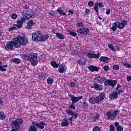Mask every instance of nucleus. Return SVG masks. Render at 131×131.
I'll list each match as a JSON object with an SVG mask.
<instances>
[{"label": "nucleus", "mask_w": 131, "mask_h": 131, "mask_svg": "<svg viewBox=\"0 0 131 131\" xmlns=\"http://www.w3.org/2000/svg\"><path fill=\"white\" fill-rule=\"evenodd\" d=\"M28 43L27 39L23 36L12 38V40L7 43L5 47L6 50H14V47L18 49L21 46H26Z\"/></svg>", "instance_id": "f257e3e1"}, {"label": "nucleus", "mask_w": 131, "mask_h": 131, "mask_svg": "<svg viewBox=\"0 0 131 131\" xmlns=\"http://www.w3.org/2000/svg\"><path fill=\"white\" fill-rule=\"evenodd\" d=\"M105 96L106 95L105 94V93L102 92L99 95V96L96 97L89 98V102L90 104H93V105H95V104H98L99 102L104 101Z\"/></svg>", "instance_id": "f03ea898"}, {"label": "nucleus", "mask_w": 131, "mask_h": 131, "mask_svg": "<svg viewBox=\"0 0 131 131\" xmlns=\"http://www.w3.org/2000/svg\"><path fill=\"white\" fill-rule=\"evenodd\" d=\"M32 40L33 41H36L37 42L41 41L42 40V34H41V32L40 31L35 32L32 35Z\"/></svg>", "instance_id": "7ed1b4c3"}, {"label": "nucleus", "mask_w": 131, "mask_h": 131, "mask_svg": "<svg viewBox=\"0 0 131 131\" xmlns=\"http://www.w3.org/2000/svg\"><path fill=\"white\" fill-rule=\"evenodd\" d=\"M37 56H38L37 53H32L30 56V62H31L33 66L37 65V63H38V61L37 60Z\"/></svg>", "instance_id": "20e7f679"}, {"label": "nucleus", "mask_w": 131, "mask_h": 131, "mask_svg": "<svg viewBox=\"0 0 131 131\" xmlns=\"http://www.w3.org/2000/svg\"><path fill=\"white\" fill-rule=\"evenodd\" d=\"M117 83V81L111 79L107 80L104 81V85H106V86H109V85H110L112 88H114V86L116 85Z\"/></svg>", "instance_id": "39448f33"}, {"label": "nucleus", "mask_w": 131, "mask_h": 131, "mask_svg": "<svg viewBox=\"0 0 131 131\" xmlns=\"http://www.w3.org/2000/svg\"><path fill=\"white\" fill-rule=\"evenodd\" d=\"M32 124L33 125H35L38 127V128H40V129H43L45 128V126L48 125L47 123L45 122V121H41L39 123H35V122H32Z\"/></svg>", "instance_id": "423d86ee"}, {"label": "nucleus", "mask_w": 131, "mask_h": 131, "mask_svg": "<svg viewBox=\"0 0 131 131\" xmlns=\"http://www.w3.org/2000/svg\"><path fill=\"white\" fill-rule=\"evenodd\" d=\"M16 25L14 24L13 25L12 27H11L9 28V30L10 31H12V30H16V29H17V28H18V29H20V28H22V26L23 24L21 22H20V20H17L16 21Z\"/></svg>", "instance_id": "0eeeda50"}, {"label": "nucleus", "mask_w": 131, "mask_h": 131, "mask_svg": "<svg viewBox=\"0 0 131 131\" xmlns=\"http://www.w3.org/2000/svg\"><path fill=\"white\" fill-rule=\"evenodd\" d=\"M77 32L80 33V34L85 35L88 34L90 32V29L88 28H82L81 29H77Z\"/></svg>", "instance_id": "6e6552de"}, {"label": "nucleus", "mask_w": 131, "mask_h": 131, "mask_svg": "<svg viewBox=\"0 0 131 131\" xmlns=\"http://www.w3.org/2000/svg\"><path fill=\"white\" fill-rule=\"evenodd\" d=\"M23 16L26 17L27 20H29V19H31V18H34V17H35V15H33L31 12L28 10L25 11V13L24 14Z\"/></svg>", "instance_id": "1a4fd4ad"}, {"label": "nucleus", "mask_w": 131, "mask_h": 131, "mask_svg": "<svg viewBox=\"0 0 131 131\" xmlns=\"http://www.w3.org/2000/svg\"><path fill=\"white\" fill-rule=\"evenodd\" d=\"M117 27L118 29H123L125 26L126 25V23H127V21L126 20H122L121 23L120 22H116Z\"/></svg>", "instance_id": "9d476101"}, {"label": "nucleus", "mask_w": 131, "mask_h": 131, "mask_svg": "<svg viewBox=\"0 0 131 131\" xmlns=\"http://www.w3.org/2000/svg\"><path fill=\"white\" fill-rule=\"evenodd\" d=\"M86 57H88V58H91V59H99V58H100V53L97 54L88 53Z\"/></svg>", "instance_id": "9b49d317"}, {"label": "nucleus", "mask_w": 131, "mask_h": 131, "mask_svg": "<svg viewBox=\"0 0 131 131\" xmlns=\"http://www.w3.org/2000/svg\"><path fill=\"white\" fill-rule=\"evenodd\" d=\"M27 26L26 27V29H32V26H34L35 24L34 22L33 19L29 20L27 23Z\"/></svg>", "instance_id": "f8f14e48"}, {"label": "nucleus", "mask_w": 131, "mask_h": 131, "mask_svg": "<svg viewBox=\"0 0 131 131\" xmlns=\"http://www.w3.org/2000/svg\"><path fill=\"white\" fill-rule=\"evenodd\" d=\"M106 80V78L104 77H97L94 79V82H98V83H102L104 81Z\"/></svg>", "instance_id": "ddd939ff"}, {"label": "nucleus", "mask_w": 131, "mask_h": 131, "mask_svg": "<svg viewBox=\"0 0 131 131\" xmlns=\"http://www.w3.org/2000/svg\"><path fill=\"white\" fill-rule=\"evenodd\" d=\"M93 88H94L95 90H96V91H102V90H103L102 85H100L97 83H94L93 84V87L92 86V89H93Z\"/></svg>", "instance_id": "4468645a"}, {"label": "nucleus", "mask_w": 131, "mask_h": 131, "mask_svg": "<svg viewBox=\"0 0 131 131\" xmlns=\"http://www.w3.org/2000/svg\"><path fill=\"white\" fill-rule=\"evenodd\" d=\"M117 98H118V94L117 93V91L113 92L110 95V99H111L112 100L117 99Z\"/></svg>", "instance_id": "2eb2a0df"}, {"label": "nucleus", "mask_w": 131, "mask_h": 131, "mask_svg": "<svg viewBox=\"0 0 131 131\" xmlns=\"http://www.w3.org/2000/svg\"><path fill=\"white\" fill-rule=\"evenodd\" d=\"M58 67V71L59 73H64V72H66L67 68H65V66L60 64Z\"/></svg>", "instance_id": "dca6fc26"}, {"label": "nucleus", "mask_w": 131, "mask_h": 131, "mask_svg": "<svg viewBox=\"0 0 131 131\" xmlns=\"http://www.w3.org/2000/svg\"><path fill=\"white\" fill-rule=\"evenodd\" d=\"M88 69H89L90 71L94 72V71H99L100 68L94 66H89L88 67Z\"/></svg>", "instance_id": "f3484780"}, {"label": "nucleus", "mask_w": 131, "mask_h": 131, "mask_svg": "<svg viewBox=\"0 0 131 131\" xmlns=\"http://www.w3.org/2000/svg\"><path fill=\"white\" fill-rule=\"evenodd\" d=\"M77 63L78 64H79V65H81V66L85 65L86 63V59L84 58H80V59L77 60Z\"/></svg>", "instance_id": "a211bd4d"}, {"label": "nucleus", "mask_w": 131, "mask_h": 131, "mask_svg": "<svg viewBox=\"0 0 131 131\" xmlns=\"http://www.w3.org/2000/svg\"><path fill=\"white\" fill-rule=\"evenodd\" d=\"M99 61H100V62H105L107 63L110 61V59L108 57L101 56L99 59Z\"/></svg>", "instance_id": "6ab92c4d"}, {"label": "nucleus", "mask_w": 131, "mask_h": 131, "mask_svg": "<svg viewBox=\"0 0 131 131\" xmlns=\"http://www.w3.org/2000/svg\"><path fill=\"white\" fill-rule=\"evenodd\" d=\"M105 114L106 116H107L108 119H114V116L113 115V114L111 113V111L107 112L105 113Z\"/></svg>", "instance_id": "aec40b11"}, {"label": "nucleus", "mask_w": 131, "mask_h": 131, "mask_svg": "<svg viewBox=\"0 0 131 131\" xmlns=\"http://www.w3.org/2000/svg\"><path fill=\"white\" fill-rule=\"evenodd\" d=\"M69 97L71 98L72 102H74L75 103H77V102H78V97H75L72 95H70Z\"/></svg>", "instance_id": "412c9836"}, {"label": "nucleus", "mask_w": 131, "mask_h": 131, "mask_svg": "<svg viewBox=\"0 0 131 131\" xmlns=\"http://www.w3.org/2000/svg\"><path fill=\"white\" fill-rule=\"evenodd\" d=\"M61 126H68L69 125V122L68 121V119L65 118L63 120L62 122H61Z\"/></svg>", "instance_id": "4be33fe9"}, {"label": "nucleus", "mask_w": 131, "mask_h": 131, "mask_svg": "<svg viewBox=\"0 0 131 131\" xmlns=\"http://www.w3.org/2000/svg\"><path fill=\"white\" fill-rule=\"evenodd\" d=\"M57 12L60 14L61 16H66V13L63 12V9H62V8L58 7Z\"/></svg>", "instance_id": "5701e85b"}, {"label": "nucleus", "mask_w": 131, "mask_h": 131, "mask_svg": "<svg viewBox=\"0 0 131 131\" xmlns=\"http://www.w3.org/2000/svg\"><path fill=\"white\" fill-rule=\"evenodd\" d=\"M91 119L92 122H96L97 120H99L100 119V115L99 114H96L95 117H93Z\"/></svg>", "instance_id": "b1692460"}, {"label": "nucleus", "mask_w": 131, "mask_h": 131, "mask_svg": "<svg viewBox=\"0 0 131 131\" xmlns=\"http://www.w3.org/2000/svg\"><path fill=\"white\" fill-rule=\"evenodd\" d=\"M21 58L23 59V60H25L26 61H30V56L27 54H23L21 55Z\"/></svg>", "instance_id": "393cba45"}, {"label": "nucleus", "mask_w": 131, "mask_h": 131, "mask_svg": "<svg viewBox=\"0 0 131 131\" xmlns=\"http://www.w3.org/2000/svg\"><path fill=\"white\" fill-rule=\"evenodd\" d=\"M28 131H37V127L35 125H31Z\"/></svg>", "instance_id": "a878e982"}, {"label": "nucleus", "mask_w": 131, "mask_h": 131, "mask_svg": "<svg viewBox=\"0 0 131 131\" xmlns=\"http://www.w3.org/2000/svg\"><path fill=\"white\" fill-rule=\"evenodd\" d=\"M51 65L53 68H58L59 67V63H57V62L55 61H52L51 62Z\"/></svg>", "instance_id": "bb28decb"}, {"label": "nucleus", "mask_w": 131, "mask_h": 131, "mask_svg": "<svg viewBox=\"0 0 131 131\" xmlns=\"http://www.w3.org/2000/svg\"><path fill=\"white\" fill-rule=\"evenodd\" d=\"M55 34H56V37L59 39H64V38H65V36H64V35L61 33H55Z\"/></svg>", "instance_id": "cd10ccee"}, {"label": "nucleus", "mask_w": 131, "mask_h": 131, "mask_svg": "<svg viewBox=\"0 0 131 131\" xmlns=\"http://www.w3.org/2000/svg\"><path fill=\"white\" fill-rule=\"evenodd\" d=\"M11 61L15 64H20L21 63V60L19 58H13L11 59Z\"/></svg>", "instance_id": "c85d7f7f"}, {"label": "nucleus", "mask_w": 131, "mask_h": 131, "mask_svg": "<svg viewBox=\"0 0 131 131\" xmlns=\"http://www.w3.org/2000/svg\"><path fill=\"white\" fill-rule=\"evenodd\" d=\"M47 82L48 84H53V82H54V79H53V78L49 77L47 79Z\"/></svg>", "instance_id": "c756f323"}, {"label": "nucleus", "mask_w": 131, "mask_h": 131, "mask_svg": "<svg viewBox=\"0 0 131 131\" xmlns=\"http://www.w3.org/2000/svg\"><path fill=\"white\" fill-rule=\"evenodd\" d=\"M6 118V115H5V113L3 112H0V119L1 120H4Z\"/></svg>", "instance_id": "7c9ffc66"}, {"label": "nucleus", "mask_w": 131, "mask_h": 131, "mask_svg": "<svg viewBox=\"0 0 131 131\" xmlns=\"http://www.w3.org/2000/svg\"><path fill=\"white\" fill-rule=\"evenodd\" d=\"M111 29L113 31H116V29H117V25L116 24V22L113 24V27L111 28Z\"/></svg>", "instance_id": "2f4dec72"}, {"label": "nucleus", "mask_w": 131, "mask_h": 131, "mask_svg": "<svg viewBox=\"0 0 131 131\" xmlns=\"http://www.w3.org/2000/svg\"><path fill=\"white\" fill-rule=\"evenodd\" d=\"M49 37H50V36L48 34L45 35L43 37V38H42V40H41V41H46V40H47V39H48V38H49Z\"/></svg>", "instance_id": "473e14b6"}, {"label": "nucleus", "mask_w": 131, "mask_h": 131, "mask_svg": "<svg viewBox=\"0 0 131 131\" xmlns=\"http://www.w3.org/2000/svg\"><path fill=\"white\" fill-rule=\"evenodd\" d=\"M122 64L124 66H125V67H126V68H128V69L131 68V64H130L129 63L124 62L122 63Z\"/></svg>", "instance_id": "72a5a7b5"}, {"label": "nucleus", "mask_w": 131, "mask_h": 131, "mask_svg": "<svg viewBox=\"0 0 131 131\" xmlns=\"http://www.w3.org/2000/svg\"><path fill=\"white\" fill-rule=\"evenodd\" d=\"M108 48H110V50H111V51H113V52H115L116 50L114 49V47H113V45L108 44Z\"/></svg>", "instance_id": "f704fd0d"}, {"label": "nucleus", "mask_w": 131, "mask_h": 131, "mask_svg": "<svg viewBox=\"0 0 131 131\" xmlns=\"http://www.w3.org/2000/svg\"><path fill=\"white\" fill-rule=\"evenodd\" d=\"M26 20H27V18H26L25 16L24 15L23 17L21 18L20 20H19V22H20V23H22L23 24L24 22H25Z\"/></svg>", "instance_id": "c9c22d12"}, {"label": "nucleus", "mask_w": 131, "mask_h": 131, "mask_svg": "<svg viewBox=\"0 0 131 131\" xmlns=\"http://www.w3.org/2000/svg\"><path fill=\"white\" fill-rule=\"evenodd\" d=\"M95 4L98 6H99V8H104V6L103 5V3H98L96 2Z\"/></svg>", "instance_id": "e433bc0d"}, {"label": "nucleus", "mask_w": 131, "mask_h": 131, "mask_svg": "<svg viewBox=\"0 0 131 131\" xmlns=\"http://www.w3.org/2000/svg\"><path fill=\"white\" fill-rule=\"evenodd\" d=\"M82 105L83 108H88V106H89L87 102H84Z\"/></svg>", "instance_id": "4c0bfd02"}, {"label": "nucleus", "mask_w": 131, "mask_h": 131, "mask_svg": "<svg viewBox=\"0 0 131 131\" xmlns=\"http://www.w3.org/2000/svg\"><path fill=\"white\" fill-rule=\"evenodd\" d=\"M93 131H101V128L99 126H95L93 128Z\"/></svg>", "instance_id": "58836bf2"}, {"label": "nucleus", "mask_w": 131, "mask_h": 131, "mask_svg": "<svg viewBox=\"0 0 131 131\" xmlns=\"http://www.w3.org/2000/svg\"><path fill=\"white\" fill-rule=\"evenodd\" d=\"M71 116L72 118L74 119H76V118H77V115L75 113H73V114Z\"/></svg>", "instance_id": "ea45409f"}, {"label": "nucleus", "mask_w": 131, "mask_h": 131, "mask_svg": "<svg viewBox=\"0 0 131 131\" xmlns=\"http://www.w3.org/2000/svg\"><path fill=\"white\" fill-rule=\"evenodd\" d=\"M66 112L67 114H68L69 115H72V114H73V113L72 112V111H70L69 109L66 110Z\"/></svg>", "instance_id": "a19ab883"}, {"label": "nucleus", "mask_w": 131, "mask_h": 131, "mask_svg": "<svg viewBox=\"0 0 131 131\" xmlns=\"http://www.w3.org/2000/svg\"><path fill=\"white\" fill-rule=\"evenodd\" d=\"M17 17H18V15H17L16 14H13L11 16V18H12V19H13V20H15V19H17Z\"/></svg>", "instance_id": "79ce46f5"}, {"label": "nucleus", "mask_w": 131, "mask_h": 131, "mask_svg": "<svg viewBox=\"0 0 131 131\" xmlns=\"http://www.w3.org/2000/svg\"><path fill=\"white\" fill-rule=\"evenodd\" d=\"M118 113H119V111H116L113 113V115L114 116V118H115V116H117V114H118Z\"/></svg>", "instance_id": "37998d69"}, {"label": "nucleus", "mask_w": 131, "mask_h": 131, "mask_svg": "<svg viewBox=\"0 0 131 131\" xmlns=\"http://www.w3.org/2000/svg\"><path fill=\"white\" fill-rule=\"evenodd\" d=\"M94 10L95 12H98L99 11V7L97 6V5L95 3V6H94Z\"/></svg>", "instance_id": "c03bdc74"}, {"label": "nucleus", "mask_w": 131, "mask_h": 131, "mask_svg": "<svg viewBox=\"0 0 131 131\" xmlns=\"http://www.w3.org/2000/svg\"><path fill=\"white\" fill-rule=\"evenodd\" d=\"M114 70H118L119 67L118 65H114L113 67Z\"/></svg>", "instance_id": "a18cd8bd"}, {"label": "nucleus", "mask_w": 131, "mask_h": 131, "mask_svg": "<svg viewBox=\"0 0 131 131\" xmlns=\"http://www.w3.org/2000/svg\"><path fill=\"white\" fill-rule=\"evenodd\" d=\"M88 6L89 7H93L94 6V2L93 1H90L88 3Z\"/></svg>", "instance_id": "49530a36"}, {"label": "nucleus", "mask_w": 131, "mask_h": 131, "mask_svg": "<svg viewBox=\"0 0 131 131\" xmlns=\"http://www.w3.org/2000/svg\"><path fill=\"white\" fill-rule=\"evenodd\" d=\"M110 131H114L115 129V127L112 124L110 126Z\"/></svg>", "instance_id": "de8ad7c7"}, {"label": "nucleus", "mask_w": 131, "mask_h": 131, "mask_svg": "<svg viewBox=\"0 0 131 131\" xmlns=\"http://www.w3.org/2000/svg\"><path fill=\"white\" fill-rule=\"evenodd\" d=\"M117 129L118 131H122L123 130V128L121 126H119L117 127Z\"/></svg>", "instance_id": "09e8293b"}, {"label": "nucleus", "mask_w": 131, "mask_h": 131, "mask_svg": "<svg viewBox=\"0 0 131 131\" xmlns=\"http://www.w3.org/2000/svg\"><path fill=\"white\" fill-rule=\"evenodd\" d=\"M75 85H76L75 83L71 82L70 86H71V88H75Z\"/></svg>", "instance_id": "8fccbe9b"}, {"label": "nucleus", "mask_w": 131, "mask_h": 131, "mask_svg": "<svg viewBox=\"0 0 131 131\" xmlns=\"http://www.w3.org/2000/svg\"><path fill=\"white\" fill-rule=\"evenodd\" d=\"M103 69H104V70H105V71H109V67H108V66H104L103 67Z\"/></svg>", "instance_id": "3c124183"}, {"label": "nucleus", "mask_w": 131, "mask_h": 131, "mask_svg": "<svg viewBox=\"0 0 131 131\" xmlns=\"http://www.w3.org/2000/svg\"><path fill=\"white\" fill-rule=\"evenodd\" d=\"M70 35H72V36H74V37H75V36L77 35V34H76V33H74V32H70Z\"/></svg>", "instance_id": "603ef678"}, {"label": "nucleus", "mask_w": 131, "mask_h": 131, "mask_svg": "<svg viewBox=\"0 0 131 131\" xmlns=\"http://www.w3.org/2000/svg\"><path fill=\"white\" fill-rule=\"evenodd\" d=\"M0 70H1V71H6L7 69L4 68L3 66H0Z\"/></svg>", "instance_id": "864d4df0"}, {"label": "nucleus", "mask_w": 131, "mask_h": 131, "mask_svg": "<svg viewBox=\"0 0 131 131\" xmlns=\"http://www.w3.org/2000/svg\"><path fill=\"white\" fill-rule=\"evenodd\" d=\"M90 11L91 10L89 9H86L85 11V13L86 15H89V14H90Z\"/></svg>", "instance_id": "5fc2aeb1"}, {"label": "nucleus", "mask_w": 131, "mask_h": 131, "mask_svg": "<svg viewBox=\"0 0 131 131\" xmlns=\"http://www.w3.org/2000/svg\"><path fill=\"white\" fill-rule=\"evenodd\" d=\"M124 92V90H119L118 92H117L118 95H120V94H121V93H123Z\"/></svg>", "instance_id": "6e6d98bb"}, {"label": "nucleus", "mask_w": 131, "mask_h": 131, "mask_svg": "<svg viewBox=\"0 0 131 131\" xmlns=\"http://www.w3.org/2000/svg\"><path fill=\"white\" fill-rule=\"evenodd\" d=\"M69 108H70L71 109H73V110H75V105H72L71 104Z\"/></svg>", "instance_id": "4d7b16f0"}, {"label": "nucleus", "mask_w": 131, "mask_h": 131, "mask_svg": "<svg viewBox=\"0 0 131 131\" xmlns=\"http://www.w3.org/2000/svg\"><path fill=\"white\" fill-rule=\"evenodd\" d=\"M48 14L50 15V16H52V17H56V15L52 12H49Z\"/></svg>", "instance_id": "13d9d810"}, {"label": "nucleus", "mask_w": 131, "mask_h": 131, "mask_svg": "<svg viewBox=\"0 0 131 131\" xmlns=\"http://www.w3.org/2000/svg\"><path fill=\"white\" fill-rule=\"evenodd\" d=\"M77 27H81V26H82V23H79L77 24Z\"/></svg>", "instance_id": "bf43d9fd"}, {"label": "nucleus", "mask_w": 131, "mask_h": 131, "mask_svg": "<svg viewBox=\"0 0 131 131\" xmlns=\"http://www.w3.org/2000/svg\"><path fill=\"white\" fill-rule=\"evenodd\" d=\"M24 9H25L26 10L29 9V5H28L27 4L25 5L24 6Z\"/></svg>", "instance_id": "052dcab7"}, {"label": "nucleus", "mask_w": 131, "mask_h": 131, "mask_svg": "<svg viewBox=\"0 0 131 131\" xmlns=\"http://www.w3.org/2000/svg\"><path fill=\"white\" fill-rule=\"evenodd\" d=\"M110 11H111L110 9L106 10V15H110Z\"/></svg>", "instance_id": "680f3d73"}, {"label": "nucleus", "mask_w": 131, "mask_h": 131, "mask_svg": "<svg viewBox=\"0 0 131 131\" xmlns=\"http://www.w3.org/2000/svg\"><path fill=\"white\" fill-rule=\"evenodd\" d=\"M115 126H116L117 128V127H118V126H119V123L116 122L115 123Z\"/></svg>", "instance_id": "e2e57ef3"}, {"label": "nucleus", "mask_w": 131, "mask_h": 131, "mask_svg": "<svg viewBox=\"0 0 131 131\" xmlns=\"http://www.w3.org/2000/svg\"><path fill=\"white\" fill-rule=\"evenodd\" d=\"M115 49H116V50H117V51H119V50H120V47L119 46H116Z\"/></svg>", "instance_id": "0e129e2a"}, {"label": "nucleus", "mask_w": 131, "mask_h": 131, "mask_svg": "<svg viewBox=\"0 0 131 131\" xmlns=\"http://www.w3.org/2000/svg\"><path fill=\"white\" fill-rule=\"evenodd\" d=\"M127 80H128V81H130V80H131V76H128L127 77Z\"/></svg>", "instance_id": "69168bd1"}, {"label": "nucleus", "mask_w": 131, "mask_h": 131, "mask_svg": "<svg viewBox=\"0 0 131 131\" xmlns=\"http://www.w3.org/2000/svg\"><path fill=\"white\" fill-rule=\"evenodd\" d=\"M82 98H83V96H80L79 97H78V101H79V100H81V99H82Z\"/></svg>", "instance_id": "338daca9"}, {"label": "nucleus", "mask_w": 131, "mask_h": 131, "mask_svg": "<svg viewBox=\"0 0 131 131\" xmlns=\"http://www.w3.org/2000/svg\"><path fill=\"white\" fill-rule=\"evenodd\" d=\"M39 79L42 80V79H43V77H42V76H41V75H40V76H39Z\"/></svg>", "instance_id": "774afa93"}]
</instances>
